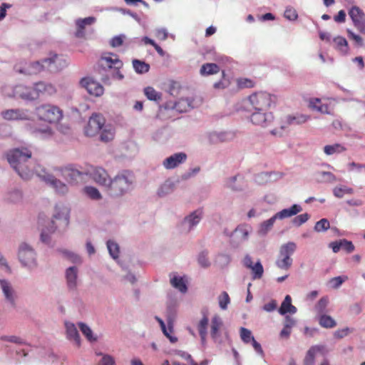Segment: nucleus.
<instances>
[{"label":"nucleus","mask_w":365,"mask_h":365,"mask_svg":"<svg viewBox=\"0 0 365 365\" xmlns=\"http://www.w3.org/2000/svg\"><path fill=\"white\" fill-rule=\"evenodd\" d=\"M198 263L202 267H207L210 266V262L207 257V253L202 252L198 256Z\"/></svg>","instance_id":"61"},{"label":"nucleus","mask_w":365,"mask_h":365,"mask_svg":"<svg viewBox=\"0 0 365 365\" xmlns=\"http://www.w3.org/2000/svg\"><path fill=\"white\" fill-rule=\"evenodd\" d=\"M334 48L341 54L346 55L349 53V47L346 39L342 36H336L333 39Z\"/></svg>","instance_id":"26"},{"label":"nucleus","mask_w":365,"mask_h":365,"mask_svg":"<svg viewBox=\"0 0 365 365\" xmlns=\"http://www.w3.org/2000/svg\"><path fill=\"white\" fill-rule=\"evenodd\" d=\"M0 285L4 292V294L7 301H9L13 306L15 305V293L11 284L5 280H0Z\"/></svg>","instance_id":"25"},{"label":"nucleus","mask_w":365,"mask_h":365,"mask_svg":"<svg viewBox=\"0 0 365 365\" xmlns=\"http://www.w3.org/2000/svg\"><path fill=\"white\" fill-rule=\"evenodd\" d=\"M319 324L322 327L331 329L336 326V321L329 315L321 314L319 316Z\"/></svg>","instance_id":"32"},{"label":"nucleus","mask_w":365,"mask_h":365,"mask_svg":"<svg viewBox=\"0 0 365 365\" xmlns=\"http://www.w3.org/2000/svg\"><path fill=\"white\" fill-rule=\"evenodd\" d=\"M99 65L103 68H115V71L113 77L119 80L123 79V76L119 71V69L123 66V63L117 55L110 53L108 55L103 56L99 60Z\"/></svg>","instance_id":"8"},{"label":"nucleus","mask_w":365,"mask_h":365,"mask_svg":"<svg viewBox=\"0 0 365 365\" xmlns=\"http://www.w3.org/2000/svg\"><path fill=\"white\" fill-rule=\"evenodd\" d=\"M330 227V224L328 220L323 218L318 221L314 226V230L317 232H323L327 230Z\"/></svg>","instance_id":"50"},{"label":"nucleus","mask_w":365,"mask_h":365,"mask_svg":"<svg viewBox=\"0 0 365 365\" xmlns=\"http://www.w3.org/2000/svg\"><path fill=\"white\" fill-rule=\"evenodd\" d=\"M208 322L209 319L205 315L197 324V330L202 343H205L206 341Z\"/></svg>","instance_id":"31"},{"label":"nucleus","mask_w":365,"mask_h":365,"mask_svg":"<svg viewBox=\"0 0 365 365\" xmlns=\"http://www.w3.org/2000/svg\"><path fill=\"white\" fill-rule=\"evenodd\" d=\"M219 306L222 309H226L230 302V298L226 292H222L218 297Z\"/></svg>","instance_id":"49"},{"label":"nucleus","mask_w":365,"mask_h":365,"mask_svg":"<svg viewBox=\"0 0 365 365\" xmlns=\"http://www.w3.org/2000/svg\"><path fill=\"white\" fill-rule=\"evenodd\" d=\"M202 215V210L199 209L193 212H192L189 216L185 218V222H187L189 224L190 228L196 225L199 223L201 220Z\"/></svg>","instance_id":"34"},{"label":"nucleus","mask_w":365,"mask_h":365,"mask_svg":"<svg viewBox=\"0 0 365 365\" xmlns=\"http://www.w3.org/2000/svg\"><path fill=\"white\" fill-rule=\"evenodd\" d=\"M250 269L252 270L253 274L252 278L254 279L262 278L264 272V269L259 260H258L255 264H253Z\"/></svg>","instance_id":"46"},{"label":"nucleus","mask_w":365,"mask_h":365,"mask_svg":"<svg viewBox=\"0 0 365 365\" xmlns=\"http://www.w3.org/2000/svg\"><path fill=\"white\" fill-rule=\"evenodd\" d=\"M78 269L76 267H71L66 269V277L68 287L74 289L76 286Z\"/></svg>","instance_id":"28"},{"label":"nucleus","mask_w":365,"mask_h":365,"mask_svg":"<svg viewBox=\"0 0 365 365\" xmlns=\"http://www.w3.org/2000/svg\"><path fill=\"white\" fill-rule=\"evenodd\" d=\"M114 138V130L113 128L108 125H104L103 129L101 130V133L100 135V140L102 142H109L112 140Z\"/></svg>","instance_id":"37"},{"label":"nucleus","mask_w":365,"mask_h":365,"mask_svg":"<svg viewBox=\"0 0 365 365\" xmlns=\"http://www.w3.org/2000/svg\"><path fill=\"white\" fill-rule=\"evenodd\" d=\"M105 123L106 119L102 114L93 113L85 127V135L88 137L96 135L103 129Z\"/></svg>","instance_id":"7"},{"label":"nucleus","mask_w":365,"mask_h":365,"mask_svg":"<svg viewBox=\"0 0 365 365\" xmlns=\"http://www.w3.org/2000/svg\"><path fill=\"white\" fill-rule=\"evenodd\" d=\"M319 351V348L317 346H312L307 351L306 356L304 360V365H314L315 360V355L317 351Z\"/></svg>","instance_id":"40"},{"label":"nucleus","mask_w":365,"mask_h":365,"mask_svg":"<svg viewBox=\"0 0 365 365\" xmlns=\"http://www.w3.org/2000/svg\"><path fill=\"white\" fill-rule=\"evenodd\" d=\"M163 334L170 339V341L173 343L176 342L178 341L177 337L171 335L173 333V326L168 324V327H165V329H162Z\"/></svg>","instance_id":"56"},{"label":"nucleus","mask_w":365,"mask_h":365,"mask_svg":"<svg viewBox=\"0 0 365 365\" xmlns=\"http://www.w3.org/2000/svg\"><path fill=\"white\" fill-rule=\"evenodd\" d=\"M284 17L289 20L294 21L297 19V11L292 7H287L284 11Z\"/></svg>","instance_id":"55"},{"label":"nucleus","mask_w":365,"mask_h":365,"mask_svg":"<svg viewBox=\"0 0 365 365\" xmlns=\"http://www.w3.org/2000/svg\"><path fill=\"white\" fill-rule=\"evenodd\" d=\"M308 119L309 116L299 113L282 115L277 120L276 127L271 130V133L281 137L289 130L290 127L304 123Z\"/></svg>","instance_id":"4"},{"label":"nucleus","mask_w":365,"mask_h":365,"mask_svg":"<svg viewBox=\"0 0 365 365\" xmlns=\"http://www.w3.org/2000/svg\"><path fill=\"white\" fill-rule=\"evenodd\" d=\"M99 365H115V361L113 356L105 354L103 356Z\"/></svg>","instance_id":"59"},{"label":"nucleus","mask_w":365,"mask_h":365,"mask_svg":"<svg viewBox=\"0 0 365 365\" xmlns=\"http://www.w3.org/2000/svg\"><path fill=\"white\" fill-rule=\"evenodd\" d=\"M309 219V215L307 213L301 214L293 220V224L296 226H300L305 223Z\"/></svg>","instance_id":"53"},{"label":"nucleus","mask_w":365,"mask_h":365,"mask_svg":"<svg viewBox=\"0 0 365 365\" xmlns=\"http://www.w3.org/2000/svg\"><path fill=\"white\" fill-rule=\"evenodd\" d=\"M0 339L4 341H9L11 343H14L16 344H24V341L21 338L17 336H0Z\"/></svg>","instance_id":"52"},{"label":"nucleus","mask_w":365,"mask_h":365,"mask_svg":"<svg viewBox=\"0 0 365 365\" xmlns=\"http://www.w3.org/2000/svg\"><path fill=\"white\" fill-rule=\"evenodd\" d=\"M264 110H256L251 115L250 119L253 124L262 127L268 126L273 120L272 113H264Z\"/></svg>","instance_id":"15"},{"label":"nucleus","mask_w":365,"mask_h":365,"mask_svg":"<svg viewBox=\"0 0 365 365\" xmlns=\"http://www.w3.org/2000/svg\"><path fill=\"white\" fill-rule=\"evenodd\" d=\"M107 247H108V250L109 251L110 256L113 259H117L118 257L119 252H120L119 247H118V244H116L113 241L108 240L107 242Z\"/></svg>","instance_id":"48"},{"label":"nucleus","mask_w":365,"mask_h":365,"mask_svg":"<svg viewBox=\"0 0 365 365\" xmlns=\"http://www.w3.org/2000/svg\"><path fill=\"white\" fill-rule=\"evenodd\" d=\"M19 258L23 265L29 267L36 265L35 252L28 245H21L19 252Z\"/></svg>","instance_id":"11"},{"label":"nucleus","mask_w":365,"mask_h":365,"mask_svg":"<svg viewBox=\"0 0 365 365\" xmlns=\"http://www.w3.org/2000/svg\"><path fill=\"white\" fill-rule=\"evenodd\" d=\"M48 227L46 229L41 228V240L43 242L48 243L50 242V235L53 233L56 227H54V222L48 220Z\"/></svg>","instance_id":"33"},{"label":"nucleus","mask_w":365,"mask_h":365,"mask_svg":"<svg viewBox=\"0 0 365 365\" xmlns=\"http://www.w3.org/2000/svg\"><path fill=\"white\" fill-rule=\"evenodd\" d=\"M43 180L46 183L50 185L55 190L61 194L67 192L68 187L66 184L61 182L52 175H46L43 176Z\"/></svg>","instance_id":"19"},{"label":"nucleus","mask_w":365,"mask_h":365,"mask_svg":"<svg viewBox=\"0 0 365 365\" xmlns=\"http://www.w3.org/2000/svg\"><path fill=\"white\" fill-rule=\"evenodd\" d=\"M134 180V176L129 171H123L110 180L107 187L109 194L113 197H119L129 190Z\"/></svg>","instance_id":"3"},{"label":"nucleus","mask_w":365,"mask_h":365,"mask_svg":"<svg viewBox=\"0 0 365 365\" xmlns=\"http://www.w3.org/2000/svg\"><path fill=\"white\" fill-rule=\"evenodd\" d=\"M66 61L62 57L54 54L51 57L43 59L41 62L36 61L32 63H25L24 67L21 65H16V72L26 75L36 74L43 70H47L50 72H57L63 68Z\"/></svg>","instance_id":"2"},{"label":"nucleus","mask_w":365,"mask_h":365,"mask_svg":"<svg viewBox=\"0 0 365 365\" xmlns=\"http://www.w3.org/2000/svg\"><path fill=\"white\" fill-rule=\"evenodd\" d=\"M341 249L345 250L348 253H351L354 250V246L353 243L350 241H347L346 240H341Z\"/></svg>","instance_id":"60"},{"label":"nucleus","mask_w":365,"mask_h":365,"mask_svg":"<svg viewBox=\"0 0 365 365\" xmlns=\"http://www.w3.org/2000/svg\"><path fill=\"white\" fill-rule=\"evenodd\" d=\"M276 220H277V217L274 215L271 218H269L267 220L264 221L261 224V229L263 231H264V232L268 231L269 230H270L272 227V226H273L274 222L276 221Z\"/></svg>","instance_id":"54"},{"label":"nucleus","mask_w":365,"mask_h":365,"mask_svg":"<svg viewBox=\"0 0 365 365\" xmlns=\"http://www.w3.org/2000/svg\"><path fill=\"white\" fill-rule=\"evenodd\" d=\"M249 101L256 110H266L272 103L271 95L267 92L253 93L249 97Z\"/></svg>","instance_id":"9"},{"label":"nucleus","mask_w":365,"mask_h":365,"mask_svg":"<svg viewBox=\"0 0 365 365\" xmlns=\"http://www.w3.org/2000/svg\"><path fill=\"white\" fill-rule=\"evenodd\" d=\"M191 108V102L187 98H180L175 103L173 108L179 113L188 111Z\"/></svg>","instance_id":"35"},{"label":"nucleus","mask_w":365,"mask_h":365,"mask_svg":"<svg viewBox=\"0 0 365 365\" xmlns=\"http://www.w3.org/2000/svg\"><path fill=\"white\" fill-rule=\"evenodd\" d=\"M222 79L220 81L217 82L214 84V87L217 89L225 88L227 87L230 84L229 80L225 79V73L224 71H222Z\"/></svg>","instance_id":"57"},{"label":"nucleus","mask_w":365,"mask_h":365,"mask_svg":"<svg viewBox=\"0 0 365 365\" xmlns=\"http://www.w3.org/2000/svg\"><path fill=\"white\" fill-rule=\"evenodd\" d=\"M329 303V299L327 297H322L315 306V309L319 314V316L324 314L326 312V309Z\"/></svg>","instance_id":"47"},{"label":"nucleus","mask_w":365,"mask_h":365,"mask_svg":"<svg viewBox=\"0 0 365 365\" xmlns=\"http://www.w3.org/2000/svg\"><path fill=\"white\" fill-rule=\"evenodd\" d=\"M171 285L182 293L187 292V286L182 277L175 276L170 279Z\"/></svg>","instance_id":"39"},{"label":"nucleus","mask_w":365,"mask_h":365,"mask_svg":"<svg viewBox=\"0 0 365 365\" xmlns=\"http://www.w3.org/2000/svg\"><path fill=\"white\" fill-rule=\"evenodd\" d=\"M31 155V151L24 147L12 149L6 155L8 162L22 179L28 180L34 174L33 170L26 165Z\"/></svg>","instance_id":"1"},{"label":"nucleus","mask_w":365,"mask_h":365,"mask_svg":"<svg viewBox=\"0 0 365 365\" xmlns=\"http://www.w3.org/2000/svg\"><path fill=\"white\" fill-rule=\"evenodd\" d=\"M13 96L26 100H34L37 98V95L35 92H33L32 88L22 85H18L14 87Z\"/></svg>","instance_id":"18"},{"label":"nucleus","mask_w":365,"mask_h":365,"mask_svg":"<svg viewBox=\"0 0 365 365\" xmlns=\"http://www.w3.org/2000/svg\"><path fill=\"white\" fill-rule=\"evenodd\" d=\"M228 135H230V134L227 133H220V134H212L210 135V138L212 141L216 142L217 140L219 141H225L228 139Z\"/></svg>","instance_id":"63"},{"label":"nucleus","mask_w":365,"mask_h":365,"mask_svg":"<svg viewBox=\"0 0 365 365\" xmlns=\"http://www.w3.org/2000/svg\"><path fill=\"white\" fill-rule=\"evenodd\" d=\"M354 189L346 185L336 186L333 189V194L336 197L341 198L345 195H352Z\"/></svg>","instance_id":"36"},{"label":"nucleus","mask_w":365,"mask_h":365,"mask_svg":"<svg viewBox=\"0 0 365 365\" xmlns=\"http://www.w3.org/2000/svg\"><path fill=\"white\" fill-rule=\"evenodd\" d=\"M96 19L93 16H89L84 19H78L76 20V31L75 36L78 38H83L86 37V28L95 24Z\"/></svg>","instance_id":"16"},{"label":"nucleus","mask_w":365,"mask_h":365,"mask_svg":"<svg viewBox=\"0 0 365 365\" xmlns=\"http://www.w3.org/2000/svg\"><path fill=\"white\" fill-rule=\"evenodd\" d=\"M36 113L40 120L49 123H56L62 118L61 110L52 105H42L36 108Z\"/></svg>","instance_id":"6"},{"label":"nucleus","mask_w":365,"mask_h":365,"mask_svg":"<svg viewBox=\"0 0 365 365\" xmlns=\"http://www.w3.org/2000/svg\"><path fill=\"white\" fill-rule=\"evenodd\" d=\"M347 34L349 38L354 41L358 46H361L363 45V39L360 36L354 34L350 30H347Z\"/></svg>","instance_id":"58"},{"label":"nucleus","mask_w":365,"mask_h":365,"mask_svg":"<svg viewBox=\"0 0 365 365\" xmlns=\"http://www.w3.org/2000/svg\"><path fill=\"white\" fill-rule=\"evenodd\" d=\"M144 94L148 99L158 101L161 99V93L156 91L153 87L148 86L144 88Z\"/></svg>","instance_id":"43"},{"label":"nucleus","mask_w":365,"mask_h":365,"mask_svg":"<svg viewBox=\"0 0 365 365\" xmlns=\"http://www.w3.org/2000/svg\"><path fill=\"white\" fill-rule=\"evenodd\" d=\"M346 148L339 143H335L334 145H327L324 148V152L327 155H333L336 153H341L345 151Z\"/></svg>","instance_id":"41"},{"label":"nucleus","mask_w":365,"mask_h":365,"mask_svg":"<svg viewBox=\"0 0 365 365\" xmlns=\"http://www.w3.org/2000/svg\"><path fill=\"white\" fill-rule=\"evenodd\" d=\"M78 326L83 334L89 341H96L97 340V338L93 336V331L88 326L82 322L79 323Z\"/></svg>","instance_id":"45"},{"label":"nucleus","mask_w":365,"mask_h":365,"mask_svg":"<svg viewBox=\"0 0 365 365\" xmlns=\"http://www.w3.org/2000/svg\"><path fill=\"white\" fill-rule=\"evenodd\" d=\"M91 176L95 182L106 187L110 180L107 171L101 167L93 168L91 173Z\"/></svg>","instance_id":"17"},{"label":"nucleus","mask_w":365,"mask_h":365,"mask_svg":"<svg viewBox=\"0 0 365 365\" xmlns=\"http://www.w3.org/2000/svg\"><path fill=\"white\" fill-rule=\"evenodd\" d=\"M186 160L187 155L185 153H177L165 158L163 165L167 170H172L182 164Z\"/></svg>","instance_id":"14"},{"label":"nucleus","mask_w":365,"mask_h":365,"mask_svg":"<svg viewBox=\"0 0 365 365\" xmlns=\"http://www.w3.org/2000/svg\"><path fill=\"white\" fill-rule=\"evenodd\" d=\"M124 36H117L113 37L111 39L110 45L112 47H118L123 44Z\"/></svg>","instance_id":"64"},{"label":"nucleus","mask_w":365,"mask_h":365,"mask_svg":"<svg viewBox=\"0 0 365 365\" xmlns=\"http://www.w3.org/2000/svg\"><path fill=\"white\" fill-rule=\"evenodd\" d=\"M85 194L91 200H98L102 198L99 190L93 186H86L83 189Z\"/></svg>","instance_id":"42"},{"label":"nucleus","mask_w":365,"mask_h":365,"mask_svg":"<svg viewBox=\"0 0 365 365\" xmlns=\"http://www.w3.org/2000/svg\"><path fill=\"white\" fill-rule=\"evenodd\" d=\"M67 337L73 339L78 346H80V336L78 331L73 323H66Z\"/></svg>","instance_id":"30"},{"label":"nucleus","mask_w":365,"mask_h":365,"mask_svg":"<svg viewBox=\"0 0 365 365\" xmlns=\"http://www.w3.org/2000/svg\"><path fill=\"white\" fill-rule=\"evenodd\" d=\"M297 248V245L293 242H289L280 247L279 256L276 260V265L282 269H289L292 264V259L291 256L294 254Z\"/></svg>","instance_id":"5"},{"label":"nucleus","mask_w":365,"mask_h":365,"mask_svg":"<svg viewBox=\"0 0 365 365\" xmlns=\"http://www.w3.org/2000/svg\"><path fill=\"white\" fill-rule=\"evenodd\" d=\"M54 170L57 172V176L62 177L70 183H77L83 180L84 173L74 168L73 165L56 168Z\"/></svg>","instance_id":"10"},{"label":"nucleus","mask_w":365,"mask_h":365,"mask_svg":"<svg viewBox=\"0 0 365 365\" xmlns=\"http://www.w3.org/2000/svg\"><path fill=\"white\" fill-rule=\"evenodd\" d=\"M240 337L242 341L245 344L251 342V341L254 339L251 331L245 327H241L240 329Z\"/></svg>","instance_id":"51"},{"label":"nucleus","mask_w":365,"mask_h":365,"mask_svg":"<svg viewBox=\"0 0 365 365\" xmlns=\"http://www.w3.org/2000/svg\"><path fill=\"white\" fill-rule=\"evenodd\" d=\"M32 90L36 93L37 98L41 94L52 95L56 92L55 88L51 84H46L43 82L35 83Z\"/></svg>","instance_id":"23"},{"label":"nucleus","mask_w":365,"mask_h":365,"mask_svg":"<svg viewBox=\"0 0 365 365\" xmlns=\"http://www.w3.org/2000/svg\"><path fill=\"white\" fill-rule=\"evenodd\" d=\"M302 210V207L299 205L294 204L289 208L283 209L277 212L275 216L279 220H283L296 215Z\"/></svg>","instance_id":"24"},{"label":"nucleus","mask_w":365,"mask_h":365,"mask_svg":"<svg viewBox=\"0 0 365 365\" xmlns=\"http://www.w3.org/2000/svg\"><path fill=\"white\" fill-rule=\"evenodd\" d=\"M1 115L4 119L8 120H25L28 118L27 113L19 109L6 110L3 111Z\"/></svg>","instance_id":"21"},{"label":"nucleus","mask_w":365,"mask_h":365,"mask_svg":"<svg viewBox=\"0 0 365 365\" xmlns=\"http://www.w3.org/2000/svg\"><path fill=\"white\" fill-rule=\"evenodd\" d=\"M133 66L135 71L138 73H147L150 69L149 64L137 59L133 61Z\"/></svg>","instance_id":"44"},{"label":"nucleus","mask_w":365,"mask_h":365,"mask_svg":"<svg viewBox=\"0 0 365 365\" xmlns=\"http://www.w3.org/2000/svg\"><path fill=\"white\" fill-rule=\"evenodd\" d=\"M220 68L218 65L213 63H207L202 65L200 69V73L201 76H207L213 75L219 73Z\"/></svg>","instance_id":"29"},{"label":"nucleus","mask_w":365,"mask_h":365,"mask_svg":"<svg viewBox=\"0 0 365 365\" xmlns=\"http://www.w3.org/2000/svg\"><path fill=\"white\" fill-rule=\"evenodd\" d=\"M55 214L53 217L55 220H59L61 225L67 227L69 224L68 209L66 207L56 206Z\"/></svg>","instance_id":"22"},{"label":"nucleus","mask_w":365,"mask_h":365,"mask_svg":"<svg viewBox=\"0 0 365 365\" xmlns=\"http://www.w3.org/2000/svg\"><path fill=\"white\" fill-rule=\"evenodd\" d=\"M238 85L241 88H252L255 86V83L250 79L242 78L238 81Z\"/></svg>","instance_id":"62"},{"label":"nucleus","mask_w":365,"mask_h":365,"mask_svg":"<svg viewBox=\"0 0 365 365\" xmlns=\"http://www.w3.org/2000/svg\"><path fill=\"white\" fill-rule=\"evenodd\" d=\"M354 26L361 33L365 34V15L357 6H353L349 11Z\"/></svg>","instance_id":"13"},{"label":"nucleus","mask_w":365,"mask_h":365,"mask_svg":"<svg viewBox=\"0 0 365 365\" xmlns=\"http://www.w3.org/2000/svg\"><path fill=\"white\" fill-rule=\"evenodd\" d=\"M223 326L222 321L218 315H215L211 320L210 335L212 339L216 342L220 337V329Z\"/></svg>","instance_id":"20"},{"label":"nucleus","mask_w":365,"mask_h":365,"mask_svg":"<svg viewBox=\"0 0 365 365\" xmlns=\"http://www.w3.org/2000/svg\"><path fill=\"white\" fill-rule=\"evenodd\" d=\"M279 312L282 315H284L287 313L294 314L297 312V308L292 304V298L289 295H287L284 297L279 309Z\"/></svg>","instance_id":"27"},{"label":"nucleus","mask_w":365,"mask_h":365,"mask_svg":"<svg viewBox=\"0 0 365 365\" xmlns=\"http://www.w3.org/2000/svg\"><path fill=\"white\" fill-rule=\"evenodd\" d=\"M309 106L313 110L322 113H329V106L327 105L322 104L319 98L311 100L309 102Z\"/></svg>","instance_id":"38"},{"label":"nucleus","mask_w":365,"mask_h":365,"mask_svg":"<svg viewBox=\"0 0 365 365\" xmlns=\"http://www.w3.org/2000/svg\"><path fill=\"white\" fill-rule=\"evenodd\" d=\"M80 83L91 95L98 97L103 94L104 88L103 86L89 77L82 78Z\"/></svg>","instance_id":"12"}]
</instances>
